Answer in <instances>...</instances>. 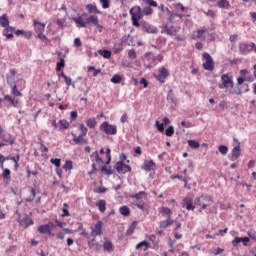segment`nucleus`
<instances>
[{
    "mask_svg": "<svg viewBox=\"0 0 256 256\" xmlns=\"http://www.w3.org/2000/svg\"><path fill=\"white\" fill-rule=\"evenodd\" d=\"M100 131H103L106 135H115L117 133V126L105 121L100 125Z\"/></svg>",
    "mask_w": 256,
    "mask_h": 256,
    "instance_id": "3",
    "label": "nucleus"
},
{
    "mask_svg": "<svg viewBox=\"0 0 256 256\" xmlns=\"http://www.w3.org/2000/svg\"><path fill=\"white\" fill-rule=\"evenodd\" d=\"M99 55H102L104 59H111V51L110 50H98Z\"/></svg>",
    "mask_w": 256,
    "mask_h": 256,
    "instance_id": "37",
    "label": "nucleus"
},
{
    "mask_svg": "<svg viewBox=\"0 0 256 256\" xmlns=\"http://www.w3.org/2000/svg\"><path fill=\"white\" fill-rule=\"evenodd\" d=\"M10 87H12V93L15 95V97H22L23 94L17 89V84H13Z\"/></svg>",
    "mask_w": 256,
    "mask_h": 256,
    "instance_id": "38",
    "label": "nucleus"
},
{
    "mask_svg": "<svg viewBox=\"0 0 256 256\" xmlns=\"http://www.w3.org/2000/svg\"><path fill=\"white\" fill-rule=\"evenodd\" d=\"M73 141L76 143V145H87V139H85V135L80 134L79 136H76L72 133Z\"/></svg>",
    "mask_w": 256,
    "mask_h": 256,
    "instance_id": "17",
    "label": "nucleus"
},
{
    "mask_svg": "<svg viewBox=\"0 0 256 256\" xmlns=\"http://www.w3.org/2000/svg\"><path fill=\"white\" fill-rule=\"evenodd\" d=\"M249 75V71L247 69L240 70V76L237 78L238 85H243L245 83V77Z\"/></svg>",
    "mask_w": 256,
    "mask_h": 256,
    "instance_id": "23",
    "label": "nucleus"
},
{
    "mask_svg": "<svg viewBox=\"0 0 256 256\" xmlns=\"http://www.w3.org/2000/svg\"><path fill=\"white\" fill-rule=\"evenodd\" d=\"M181 126L185 127L186 129H191V127H195V125H192V123L189 121H182Z\"/></svg>",
    "mask_w": 256,
    "mask_h": 256,
    "instance_id": "58",
    "label": "nucleus"
},
{
    "mask_svg": "<svg viewBox=\"0 0 256 256\" xmlns=\"http://www.w3.org/2000/svg\"><path fill=\"white\" fill-rule=\"evenodd\" d=\"M155 78H156L157 81H159L160 83H165V79H167L165 76H163V75H161V74L155 75Z\"/></svg>",
    "mask_w": 256,
    "mask_h": 256,
    "instance_id": "63",
    "label": "nucleus"
},
{
    "mask_svg": "<svg viewBox=\"0 0 256 256\" xmlns=\"http://www.w3.org/2000/svg\"><path fill=\"white\" fill-rule=\"evenodd\" d=\"M74 21L77 25H80V27H87V21H84L81 16L74 18Z\"/></svg>",
    "mask_w": 256,
    "mask_h": 256,
    "instance_id": "36",
    "label": "nucleus"
},
{
    "mask_svg": "<svg viewBox=\"0 0 256 256\" xmlns=\"http://www.w3.org/2000/svg\"><path fill=\"white\" fill-rule=\"evenodd\" d=\"M121 81H123V78L119 74H116L111 78V83H115V85L121 83Z\"/></svg>",
    "mask_w": 256,
    "mask_h": 256,
    "instance_id": "40",
    "label": "nucleus"
},
{
    "mask_svg": "<svg viewBox=\"0 0 256 256\" xmlns=\"http://www.w3.org/2000/svg\"><path fill=\"white\" fill-rule=\"evenodd\" d=\"M161 33H166V35L173 36V35H175V33H177V29L175 28V26L164 25L162 27Z\"/></svg>",
    "mask_w": 256,
    "mask_h": 256,
    "instance_id": "20",
    "label": "nucleus"
},
{
    "mask_svg": "<svg viewBox=\"0 0 256 256\" xmlns=\"http://www.w3.org/2000/svg\"><path fill=\"white\" fill-rule=\"evenodd\" d=\"M65 171H71L73 169V162L71 160H67L63 166Z\"/></svg>",
    "mask_w": 256,
    "mask_h": 256,
    "instance_id": "48",
    "label": "nucleus"
},
{
    "mask_svg": "<svg viewBox=\"0 0 256 256\" xmlns=\"http://www.w3.org/2000/svg\"><path fill=\"white\" fill-rule=\"evenodd\" d=\"M100 3L103 9H109V4L111 3L109 0H100Z\"/></svg>",
    "mask_w": 256,
    "mask_h": 256,
    "instance_id": "59",
    "label": "nucleus"
},
{
    "mask_svg": "<svg viewBox=\"0 0 256 256\" xmlns=\"http://www.w3.org/2000/svg\"><path fill=\"white\" fill-rule=\"evenodd\" d=\"M175 134V128L173 126H169L166 131H165V135L167 137H173V135Z\"/></svg>",
    "mask_w": 256,
    "mask_h": 256,
    "instance_id": "43",
    "label": "nucleus"
},
{
    "mask_svg": "<svg viewBox=\"0 0 256 256\" xmlns=\"http://www.w3.org/2000/svg\"><path fill=\"white\" fill-rule=\"evenodd\" d=\"M15 143V138L11 134H3L0 135V149L1 147H7L9 145H14Z\"/></svg>",
    "mask_w": 256,
    "mask_h": 256,
    "instance_id": "5",
    "label": "nucleus"
},
{
    "mask_svg": "<svg viewBox=\"0 0 256 256\" xmlns=\"http://www.w3.org/2000/svg\"><path fill=\"white\" fill-rule=\"evenodd\" d=\"M234 141L236 143V145L234 146L233 150H232V156H231V161H237V159H239V157H241V143L239 142V140H237V138H234Z\"/></svg>",
    "mask_w": 256,
    "mask_h": 256,
    "instance_id": "9",
    "label": "nucleus"
},
{
    "mask_svg": "<svg viewBox=\"0 0 256 256\" xmlns=\"http://www.w3.org/2000/svg\"><path fill=\"white\" fill-rule=\"evenodd\" d=\"M123 51V42H118L114 44L113 52L118 55V53H121Z\"/></svg>",
    "mask_w": 256,
    "mask_h": 256,
    "instance_id": "30",
    "label": "nucleus"
},
{
    "mask_svg": "<svg viewBox=\"0 0 256 256\" xmlns=\"http://www.w3.org/2000/svg\"><path fill=\"white\" fill-rule=\"evenodd\" d=\"M174 221L171 218H167L166 220L160 221V228L161 229H167V227H171L173 225Z\"/></svg>",
    "mask_w": 256,
    "mask_h": 256,
    "instance_id": "25",
    "label": "nucleus"
},
{
    "mask_svg": "<svg viewBox=\"0 0 256 256\" xmlns=\"http://www.w3.org/2000/svg\"><path fill=\"white\" fill-rule=\"evenodd\" d=\"M159 74L167 79V77H169V70H167L165 67H162L159 69Z\"/></svg>",
    "mask_w": 256,
    "mask_h": 256,
    "instance_id": "49",
    "label": "nucleus"
},
{
    "mask_svg": "<svg viewBox=\"0 0 256 256\" xmlns=\"http://www.w3.org/2000/svg\"><path fill=\"white\" fill-rule=\"evenodd\" d=\"M59 77H62L66 83V85L69 87L72 85V87L75 88V84H72V80L71 78L67 77V75H65V72H62Z\"/></svg>",
    "mask_w": 256,
    "mask_h": 256,
    "instance_id": "34",
    "label": "nucleus"
},
{
    "mask_svg": "<svg viewBox=\"0 0 256 256\" xmlns=\"http://www.w3.org/2000/svg\"><path fill=\"white\" fill-rule=\"evenodd\" d=\"M18 223L21 227H23L24 229H27L29 225H33V220L28 216H24L23 218L18 219Z\"/></svg>",
    "mask_w": 256,
    "mask_h": 256,
    "instance_id": "15",
    "label": "nucleus"
},
{
    "mask_svg": "<svg viewBox=\"0 0 256 256\" xmlns=\"http://www.w3.org/2000/svg\"><path fill=\"white\" fill-rule=\"evenodd\" d=\"M96 207H98L101 213H105V211H107V202H105V200H99L96 202Z\"/></svg>",
    "mask_w": 256,
    "mask_h": 256,
    "instance_id": "27",
    "label": "nucleus"
},
{
    "mask_svg": "<svg viewBox=\"0 0 256 256\" xmlns=\"http://www.w3.org/2000/svg\"><path fill=\"white\" fill-rule=\"evenodd\" d=\"M80 131H81V134L80 135H84V136H87V127L84 126V124H80Z\"/></svg>",
    "mask_w": 256,
    "mask_h": 256,
    "instance_id": "62",
    "label": "nucleus"
},
{
    "mask_svg": "<svg viewBox=\"0 0 256 256\" xmlns=\"http://www.w3.org/2000/svg\"><path fill=\"white\" fill-rule=\"evenodd\" d=\"M143 195H146L145 191H140L138 194L130 195V197L131 199H137V201H139V199H143Z\"/></svg>",
    "mask_w": 256,
    "mask_h": 256,
    "instance_id": "46",
    "label": "nucleus"
},
{
    "mask_svg": "<svg viewBox=\"0 0 256 256\" xmlns=\"http://www.w3.org/2000/svg\"><path fill=\"white\" fill-rule=\"evenodd\" d=\"M160 213L162 217H167V219H171V215H173V211H171V209H169L168 207H162Z\"/></svg>",
    "mask_w": 256,
    "mask_h": 256,
    "instance_id": "28",
    "label": "nucleus"
},
{
    "mask_svg": "<svg viewBox=\"0 0 256 256\" xmlns=\"http://www.w3.org/2000/svg\"><path fill=\"white\" fill-rule=\"evenodd\" d=\"M188 145L191 149H199L200 145L198 141L188 140Z\"/></svg>",
    "mask_w": 256,
    "mask_h": 256,
    "instance_id": "41",
    "label": "nucleus"
},
{
    "mask_svg": "<svg viewBox=\"0 0 256 256\" xmlns=\"http://www.w3.org/2000/svg\"><path fill=\"white\" fill-rule=\"evenodd\" d=\"M103 249L107 253H112V251L115 250V246L113 245V242L109 240V238H104Z\"/></svg>",
    "mask_w": 256,
    "mask_h": 256,
    "instance_id": "16",
    "label": "nucleus"
},
{
    "mask_svg": "<svg viewBox=\"0 0 256 256\" xmlns=\"http://www.w3.org/2000/svg\"><path fill=\"white\" fill-rule=\"evenodd\" d=\"M103 235V221H98L94 229H92L90 236L91 237H97Z\"/></svg>",
    "mask_w": 256,
    "mask_h": 256,
    "instance_id": "11",
    "label": "nucleus"
},
{
    "mask_svg": "<svg viewBox=\"0 0 256 256\" xmlns=\"http://www.w3.org/2000/svg\"><path fill=\"white\" fill-rule=\"evenodd\" d=\"M15 75H17V70L10 69V72L6 75L8 85H15Z\"/></svg>",
    "mask_w": 256,
    "mask_h": 256,
    "instance_id": "19",
    "label": "nucleus"
},
{
    "mask_svg": "<svg viewBox=\"0 0 256 256\" xmlns=\"http://www.w3.org/2000/svg\"><path fill=\"white\" fill-rule=\"evenodd\" d=\"M142 29L145 31V33H157V28H154L153 26H151V24L147 23V22H143L141 24Z\"/></svg>",
    "mask_w": 256,
    "mask_h": 256,
    "instance_id": "21",
    "label": "nucleus"
},
{
    "mask_svg": "<svg viewBox=\"0 0 256 256\" xmlns=\"http://www.w3.org/2000/svg\"><path fill=\"white\" fill-rule=\"evenodd\" d=\"M86 125L90 127V129H93L95 125H97V121H95V118H90L86 121Z\"/></svg>",
    "mask_w": 256,
    "mask_h": 256,
    "instance_id": "45",
    "label": "nucleus"
},
{
    "mask_svg": "<svg viewBox=\"0 0 256 256\" xmlns=\"http://www.w3.org/2000/svg\"><path fill=\"white\" fill-rule=\"evenodd\" d=\"M96 237L97 236H90V239H88V247L93 251L99 252V250L102 249L103 246L97 242Z\"/></svg>",
    "mask_w": 256,
    "mask_h": 256,
    "instance_id": "10",
    "label": "nucleus"
},
{
    "mask_svg": "<svg viewBox=\"0 0 256 256\" xmlns=\"http://www.w3.org/2000/svg\"><path fill=\"white\" fill-rule=\"evenodd\" d=\"M222 83L219 84V89H227L229 87L233 88L235 83L233 82V77L229 76V74H223L221 76Z\"/></svg>",
    "mask_w": 256,
    "mask_h": 256,
    "instance_id": "4",
    "label": "nucleus"
},
{
    "mask_svg": "<svg viewBox=\"0 0 256 256\" xmlns=\"http://www.w3.org/2000/svg\"><path fill=\"white\" fill-rule=\"evenodd\" d=\"M217 5L220 9H229V7H231V5L229 4V1L227 0H219L217 2Z\"/></svg>",
    "mask_w": 256,
    "mask_h": 256,
    "instance_id": "32",
    "label": "nucleus"
},
{
    "mask_svg": "<svg viewBox=\"0 0 256 256\" xmlns=\"http://www.w3.org/2000/svg\"><path fill=\"white\" fill-rule=\"evenodd\" d=\"M119 211L124 217H129V215H131V209H129L128 206H121Z\"/></svg>",
    "mask_w": 256,
    "mask_h": 256,
    "instance_id": "31",
    "label": "nucleus"
},
{
    "mask_svg": "<svg viewBox=\"0 0 256 256\" xmlns=\"http://www.w3.org/2000/svg\"><path fill=\"white\" fill-rule=\"evenodd\" d=\"M144 169L146 171H153L155 169V162L153 160L145 162Z\"/></svg>",
    "mask_w": 256,
    "mask_h": 256,
    "instance_id": "35",
    "label": "nucleus"
},
{
    "mask_svg": "<svg viewBox=\"0 0 256 256\" xmlns=\"http://www.w3.org/2000/svg\"><path fill=\"white\" fill-rule=\"evenodd\" d=\"M156 127L160 133H163V131H165V124L160 123L159 121H156Z\"/></svg>",
    "mask_w": 256,
    "mask_h": 256,
    "instance_id": "57",
    "label": "nucleus"
},
{
    "mask_svg": "<svg viewBox=\"0 0 256 256\" xmlns=\"http://www.w3.org/2000/svg\"><path fill=\"white\" fill-rule=\"evenodd\" d=\"M86 10L88 11V13H95L96 15H101V11L97 9V6L93 4H87Z\"/></svg>",
    "mask_w": 256,
    "mask_h": 256,
    "instance_id": "26",
    "label": "nucleus"
},
{
    "mask_svg": "<svg viewBox=\"0 0 256 256\" xmlns=\"http://www.w3.org/2000/svg\"><path fill=\"white\" fill-rule=\"evenodd\" d=\"M0 25L1 27H4V29L9 27V19L7 18V14H2L0 16Z\"/></svg>",
    "mask_w": 256,
    "mask_h": 256,
    "instance_id": "29",
    "label": "nucleus"
},
{
    "mask_svg": "<svg viewBox=\"0 0 256 256\" xmlns=\"http://www.w3.org/2000/svg\"><path fill=\"white\" fill-rule=\"evenodd\" d=\"M128 57L130 58V59H137V53L135 52V50H129L128 51Z\"/></svg>",
    "mask_w": 256,
    "mask_h": 256,
    "instance_id": "60",
    "label": "nucleus"
},
{
    "mask_svg": "<svg viewBox=\"0 0 256 256\" xmlns=\"http://www.w3.org/2000/svg\"><path fill=\"white\" fill-rule=\"evenodd\" d=\"M182 206L185 207L187 211H195V205H193V199L191 198H184Z\"/></svg>",
    "mask_w": 256,
    "mask_h": 256,
    "instance_id": "18",
    "label": "nucleus"
},
{
    "mask_svg": "<svg viewBox=\"0 0 256 256\" xmlns=\"http://www.w3.org/2000/svg\"><path fill=\"white\" fill-rule=\"evenodd\" d=\"M31 175L37 176V175H39V172L31 171V169H29V167H27V178L29 179V177H31Z\"/></svg>",
    "mask_w": 256,
    "mask_h": 256,
    "instance_id": "61",
    "label": "nucleus"
},
{
    "mask_svg": "<svg viewBox=\"0 0 256 256\" xmlns=\"http://www.w3.org/2000/svg\"><path fill=\"white\" fill-rule=\"evenodd\" d=\"M203 57L205 59V63L203 64V67L206 71H213L215 69V63L213 62V58L211 55L207 52L203 54Z\"/></svg>",
    "mask_w": 256,
    "mask_h": 256,
    "instance_id": "7",
    "label": "nucleus"
},
{
    "mask_svg": "<svg viewBox=\"0 0 256 256\" xmlns=\"http://www.w3.org/2000/svg\"><path fill=\"white\" fill-rule=\"evenodd\" d=\"M86 22H87V25H94L95 27H98L100 29L99 32L101 33L103 26L99 24V18L97 16H93V15L89 16L86 19Z\"/></svg>",
    "mask_w": 256,
    "mask_h": 256,
    "instance_id": "13",
    "label": "nucleus"
},
{
    "mask_svg": "<svg viewBox=\"0 0 256 256\" xmlns=\"http://www.w3.org/2000/svg\"><path fill=\"white\" fill-rule=\"evenodd\" d=\"M2 177L3 179H9L11 177V170L9 168L4 169Z\"/></svg>",
    "mask_w": 256,
    "mask_h": 256,
    "instance_id": "56",
    "label": "nucleus"
},
{
    "mask_svg": "<svg viewBox=\"0 0 256 256\" xmlns=\"http://www.w3.org/2000/svg\"><path fill=\"white\" fill-rule=\"evenodd\" d=\"M63 67H65V59L61 58L60 62H57L56 71H61Z\"/></svg>",
    "mask_w": 256,
    "mask_h": 256,
    "instance_id": "52",
    "label": "nucleus"
},
{
    "mask_svg": "<svg viewBox=\"0 0 256 256\" xmlns=\"http://www.w3.org/2000/svg\"><path fill=\"white\" fill-rule=\"evenodd\" d=\"M38 231L42 234L45 235V233H47V235H51V232L49 231V226L46 225H40L38 227Z\"/></svg>",
    "mask_w": 256,
    "mask_h": 256,
    "instance_id": "33",
    "label": "nucleus"
},
{
    "mask_svg": "<svg viewBox=\"0 0 256 256\" xmlns=\"http://www.w3.org/2000/svg\"><path fill=\"white\" fill-rule=\"evenodd\" d=\"M130 15L132 20V25L134 27H141L139 21L143 19V11L141 10V6H134L130 9Z\"/></svg>",
    "mask_w": 256,
    "mask_h": 256,
    "instance_id": "1",
    "label": "nucleus"
},
{
    "mask_svg": "<svg viewBox=\"0 0 256 256\" xmlns=\"http://www.w3.org/2000/svg\"><path fill=\"white\" fill-rule=\"evenodd\" d=\"M159 9H161V11H167L168 13V19L170 23H173V20L175 19V17H179V19H183V15L182 14H175L172 13L171 10H169V8H165V5L161 4L159 6Z\"/></svg>",
    "mask_w": 256,
    "mask_h": 256,
    "instance_id": "12",
    "label": "nucleus"
},
{
    "mask_svg": "<svg viewBox=\"0 0 256 256\" xmlns=\"http://www.w3.org/2000/svg\"><path fill=\"white\" fill-rule=\"evenodd\" d=\"M207 30H198L197 31V37H198V39H205V36H203V35H205V32H206Z\"/></svg>",
    "mask_w": 256,
    "mask_h": 256,
    "instance_id": "64",
    "label": "nucleus"
},
{
    "mask_svg": "<svg viewBox=\"0 0 256 256\" xmlns=\"http://www.w3.org/2000/svg\"><path fill=\"white\" fill-rule=\"evenodd\" d=\"M13 33H15V28L14 27L6 26V28H4L3 35L7 39H13Z\"/></svg>",
    "mask_w": 256,
    "mask_h": 256,
    "instance_id": "22",
    "label": "nucleus"
},
{
    "mask_svg": "<svg viewBox=\"0 0 256 256\" xmlns=\"http://www.w3.org/2000/svg\"><path fill=\"white\" fill-rule=\"evenodd\" d=\"M239 51L242 55H247V53H251V49H249V44L241 42L239 45Z\"/></svg>",
    "mask_w": 256,
    "mask_h": 256,
    "instance_id": "24",
    "label": "nucleus"
},
{
    "mask_svg": "<svg viewBox=\"0 0 256 256\" xmlns=\"http://www.w3.org/2000/svg\"><path fill=\"white\" fill-rule=\"evenodd\" d=\"M50 163H52V165H55V167H61V159L59 158H52L50 160Z\"/></svg>",
    "mask_w": 256,
    "mask_h": 256,
    "instance_id": "54",
    "label": "nucleus"
},
{
    "mask_svg": "<svg viewBox=\"0 0 256 256\" xmlns=\"http://www.w3.org/2000/svg\"><path fill=\"white\" fill-rule=\"evenodd\" d=\"M167 100L171 101V103L177 104V98L173 96V90H169Z\"/></svg>",
    "mask_w": 256,
    "mask_h": 256,
    "instance_id": "42",
    "label": "nucleus"
},
{
    "mask_svg": "<svg viewBox=\"0 0 256 256\" xmlns=\"http://www.w3.org/2000/svg\"><path fill=\"white\" fill-rule=\"evenodd\" d=\"M60 129H69V122L67 120H59Z\"/></svg>",
    "mask_w": 256,
    "mask_h": 256,
    "instance_id": "51",
    "label": "nucleus"
},
{
    "mask_svg": "<svg viewBox=\"0 0 256 256\" xmlns=\"http://www.w3.org/2000/svg\"><path fill=\"white\" fill-rule=\"evenodd\" d=\"M141 247H146L145 251H147V249H149V243L143 241L136 245V249H141Z\"/></svg>",
    "mask_w": 256,
    "mask_h": 256,
    "instance_id": "55",
    "label": "nucleus"
},
{
    "mask_svg": "<svg viewBox=\"0 0 256 256\" xmlns=\"http://www.w3.org/2000/svg\"><path fill=\"white\" fill-rule=\"evenodd\" d=\"M135 229H137V222H133L130 227L128 228L126 234L127 235H133L135 233Z\"/></svg>",
    "mask_w": 256,
    "mask_h": 256,
    "instance_id": "39",
    "label": "nucleus"
},
{
    "mask_svg": "<svg viewBox=\"0 0 256 256\" xmlns=\"http://www.w3.org/2000/svg\"><path fill=\"white\" fill-rule=\"evenodd\" d=\"M195 205H199L202 209H207L213 204V197L202 195L194 200Z\"/></svg>",
    "mask_w": 256,
    "mask_h": 256,
    "instance_id": "2",
    "label": "nucleus"
},
{
    "mask_svg": "<svg viewBox=\"0 0 256 256\" xmlns=\"http://www.w3.org/2000/svg\"><path fill=\"white\" fill-rule=\"evenodd\" d=\"M101 171L102 173L106 172V175H113V173H115V171L111 169V167L107 168L106 166H102Z\"/></svg>",
    "mask_w": 256,
    "mask_h": 256,
    "instance_id": "50",
    "label": "nucleus"
},
{
    "mask_svg": "<svg viewBox=\"0 0 256 256\" xmlns=\"http://www.w3.org/2000/svg\"><path fill=\"white\" fill-rule=\"evenodd\" d=\"M218 151L222 154V155H227L228 151H229V147L225 146V145H220L218 147Z\"/></svg>",
    "mask_w": 256,
    "mask_h": 256,
    "instance_id": "47",
    "label": "nucleus"
},
{
    "mask_svg": "<svg viewBox=\"0 0 256 256\" xmlns=\"http://www.w3.org/2000/svg\"><path fill=\"white\" fill-rule=\"evenodd\" d=\"M156 61H157V58L155 57V55H153V53L147 52L144 55V65L148 69H151V67H153V65H157Z\"/></svg>",
    "mask_w": 256,
    "mask_h": 256,
    "instance_id": "6",
    "label": "nucleus"
},
{
    "mask_svg": "<svg viewBox=\"0 0 256 256\" xmlns=\"http://www.w3.org/2000/svg\"><path fill=\"white\" fill-rule=\"evenodd\" d=\"M143 15H153V8L151 7H145L142 10Z\"/></svg>",
    "mask_w": 256,
    "mask_h": 256,
    "instance_id": "53",
    "label": "nucleus"
},
{
    "mask_svg": "<svg viewBox=\"0 0 256 256\" xmlns=\"http://www.w3.org/2000/svg\"><path fill=\"white\" fill-rule=\"evenodd\" d=\"M30 194L31 196L26 198L27 203H31L32 201L35 200V195H36L35 188L30 189Z\"/></svg>",
    "mask_w": 256,
    "mask_h": 256,
    "instance_id": "44",
    "label": "nucleus"
},
{
    "mask_svg": "<svg viewBox=\"0 0 256 256\" xmlns=\"http://www.w3.org/2000/svg\"><path fill=\"white\" fill-rule=\"evenodd\" d=\"M2 101H6L8 103V107H17V105H19V100L11 97L9 94L4 95Z\"/></svg>",
    "mask_w": 256,
    "mask_h": 256,
    "instance_id": "14",
    "label": "nucleus"
},
{
    "mask_svg": "<svg viewBox=\"0 0 256 256\" xmlns=\"http://www.w3.org/2000/svg\"><path fill=\"white\" fill-rule=\"evenodd\" d=\"M115 169L120 175H125V173H131V166L126 165L125 163H123V161L117 162L115 165Z\"/></svg>",
    "mask_w": 256,
    "mask_h": 256,
    "instance_id": "8",
    "label": "nucleus"
}]
</instances>
